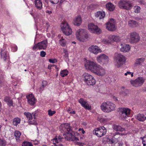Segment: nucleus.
Returning <instances> with one entry per match:
<instances>
[{"mask_svg":"<svg viewBox=\"0 0 146 146\" xmlns=\"http://www.w3.org/2000/svg\"><path fill=\"white\" fill-rule=\"evenodd\" d=\"M86 69L98 76H102L106 74L104 68L94 61L87 60L85 63Z\"/></svg>","mask_w":146,"mask_h":146,"instance_id":"nucleus-1","label":"nucleus"},{"mask_svg":"<svg viewBox=\"0 0 146 146\" xmlns=\"http://www.w3.org/2000/svg\"><path fill=\"white\" fill-rule=\"evenodd\" d=\"M62 126L63 127V131L66 133L63 134L65 139L67 140L72 141V137H74V136L71 133L72 128L70 124L65 123L62 125Z\"/></svg>","mask_w":146,"mask_h":146,"instance_id":"nucleus-2","label":"nucleus"},{"mask_svg":"<svg viewBox=\"0 0 146 146\" xmlns=\"http://www.w3.org/2000/svg\"><path fill=\"white\" fill-rule=\"evenodd\" d=\"M77 38L81 41L84 42L88 38V33L84 29H80L77 30L76 33Z\"/></svg>","mask_w":146,"mask_h":146,"instance_id":"nucleus-3","label":"nucleus"},{"mask_svg":"<svg viewBox=\"0 0 146 146\" xmlns=\"http://www.w3.org/2000/svg\"><path fill=\"white\" fill-rule=\"evenodd\" d=\"M115 65L119 67L125 64L126 60L125 57L120 53H115L114 56Z\"/></svg>","mask_w":146,"mask_h":146,"instance_id":"nucleus-4","label":"nucleus"},{"mask_svg":"<svg viewBox=\"0 0 146 146\" xmlns=\"http://www.w3.org/2000/svg\"><path fill=\"white\" fill-rule=\"evenodd\" d=\"M118 6L120 8L129 10L132 8V5L129 1L121 0L119 2Z\"/></svg>","mask_w":146,"mask_h":146,"instance_id":"nucleus-5","label":"nucleus"},{"mask_svg":"<svg viewBox=\"0 0 146 146\" xmlns=\"http://www.w3.org/2000/svg\"><path fill=\"white\" fill-rule=\"evenodd\" d=\"M61 26L62 31L66 35L69 36L72 33V30L67 22H63Z\"/></svg>","mask_w":146,"mask_h":146,"instance_id":"nucleus-6","label":"nucleus"},{"mask_svg":"<svg viewBox=\"0 0 146 146\" xmlns=\"http://www.w3.org/2000/svg\"><path fill=\"white\" fill-rule=\"evenodd\" d=\"M84 77V81L88 85H93L96 83V80L94 77L90 74L85 73L83 75Z\"/></svg>","mask_w":146,"mask_h":146,"instance_id":"nucleus-7","label":"nucleus"},{"mask_svg":"<svg viewBox=\"0 0 146 146\" xmlns=\"http://www.w3.org/2000/svg\"><path fill=\"white\" fill-rule=\"evenodd\" d=\"M47 40H45L35 44L33 47V49L36 51L38 48L39 50H45L48 46Z\"/></svg>","mask_w":146,"mask_h":146,"instance_id":"nucleus-8","label":"nucleus"},{"mask_svg":"<svg viewBox=\"0 0 146 146\" xmlns=\"http://www.w3.org/2000/svg\"><path fill=\"white\" fill-rule=\"evenodd\" d=\"M106 131L107 130L103 126L95 128L93 131V133L97 136L100 137L104 135Z\"/></svg>","mask_w":146,"mask_h":146,"instance_id":"nucleus-9","label":"nucleus"},{"mask_svg":"<svg viewBox=\"0 0 146 146\" xmlns=\"http://www.w3.org/2000/svg\"><path fill=\"white\" fill-rule=\"evenodd\" d=\"M145 79L143 77H139L134 80H131L130 83L132 85L135 87L141 86L144 83Z\"/></svg>","mask_w":146,"mask_h":146,"instance_id":"nucleus-10","label":"nucleus"},{"mask_svg":"<svg viewBox=\"0 0 146 146\" xmlns=\"http://www.w3.org/2000/svg\"><path fill=\"white\" fill-rule=\"evenodd\" d=\"M130 37L129 41L131 43H135L138 42L140 40L139 35L135 32H133L130 34V35L127 36V38Z\"/></svg>","mask_w":146,"mask_h":146,"instance_id":"nucleus-11","label":"nucleus"},{"mask_svg":"<svg viewBox=\"0 0 146 146\" xmlns=\"http://www.w3.org/2000/svg\"><path fill=\"white\" fill-rule=\"evenodd\" d=\"M97 61L102 64H106L109 61L108 57L105 54H101L96 58Z\"/></svg>","mask_w":146,"mask_h":146,"instance_id":"nucleus-12","label":"nucleus"},{"mask_svg":"<svg viewBox=\"0 0 146 146\" xmlns=\"http://www.w3.org/2000/svg\"><path fill=\"white\" fill-rule=\"evenodd\" d=\"M131 110L128 108H121L120 112L121 117L123 119H125L127 117L129 116Z\"/></svg>","mask_w":146,"mask_h":146,"instance_id":"nucleus-13","label":"nucleus"},{"mask_svg":"<svg viewBox=\"0 0 146 146\" xmlns=\"http://www.w3.org/2000/svg\"><path fill=\"white\" fill-rule=\"evenodd\" d=\"M88 28L90 31L92 33L99 34L101 32L100 29L93 23L89 24L88 25Z\"/></svg>","mask_w":146,"mask_h":146,"instance_id":"nucleus-14","label":"nucleus"},{"mask_svg":"<svg viewBox=\"0 0 146 146\" xmlns=\"http://www.w3.org/2000/svg\"><path fill=\"white\" fill-rule=\"evenodd\" d=\"M106 28L110 31H114L116 29L115 21L113 19H110V21L106 24Z\"/></svg>","mask_w":146,"mask_h":146,"instance_id":"nucleus-15","label":"nucleus"},{"mask_svg":"<svg viewBox=\"0 0 146 146\" xmlns=\"http://www.w3.org/2000/svg\"><path fill=\"white\" fill-rule=\"evenodd\" d=\"M88 50L90 52L95 54L101 52L100 48L97 46H92L89 47Z\"/></svg>","mask_w":146,"mask_h":146,"instance_id":"nucleus-16","label":"nucleus"},{"mask_svg":"<svg viewBox=\"0 0 146 146\" xmlns=\"http://www.w3.org/2000/svg\"><path fill=\"white\" fill-rule=\"evenodd\" d=\"M120 51L123 52H129L130 49V46L128 44L121 43L120 44Z\"/></svg>","mask_w":146,"mask_h":146,"instance_id":"nucleus-17","label":"nucleus"},{"mask_svg":"<svg viewBox=\"0 0 146 146\" xmlns=\"http://www.w3.org/2000/svg\"><path fill=\"white\" fill-rule=\"evenodd\" d=\"M26 97L28 103L30 104L33 105L35 104V98L33 94H29Z\"/></svg>","mask_w":146,"mask_h":146,"instance_id":"nucleus-18","label":"nucleus"},{"mask_svg":"<svg viewBox=\"0 0 146 146\" xmlns=\"http://www.w3.org/2000/svg\"><path fill=\"white\" fill-rule=\"evenodd\" d=\"M79 102L85 109L88 110L90 109V106L86 101L83 99L80 98L79 100Z\"/></svg>","mask_w":146,"mask_h":146,"instance_id":"nucleus-19","label":"nucleus"},{"mask_svg":"<svg viewBox=\"0 0 146 146\" xmlns=\"http://www.w3.org/2000/svg\"><path fill=\"white\" fill-rule=\"evenodd\" d=\"M36 20L38 22L36 24L37 26L40 25V27H42V25L45 26L47 24L46 21H45L42 17H38Z\"/></svg>","mask_w":146,"mask_h":146,"instance_id":"nucleus-20","label":"nucleus"},{"mask_svg":"<svg viewBox=\"0 0 146 146\" xmlns=\"http://www.w3.org/2000/svg\"><path fill=\"white\" fill-rule=\"evenodd\" d=\"M108 39H110L111 42H119L120 40V38L119 36L115 35H110L108 36Z\"/></svg>","mask_w":146,"mask_h":146,"instance_id":"nucleus-21","label":"nucleus"},{"mask_svg":"<svg viewBox=\"0 0 146 146\" xmlns=\"http://www.w3.org/2000/svg\"><path fill=\"white\" fill-rule=\"evenodd\" d=\"M108 102L103 103L100 106L101 110L104 112L108 113Z\"/></svg>","mask_w":146,"mask_h":146,"instance_id":"nucleus-22","label":"nucleus"},{"mask_svg":"<svg viewBox=\"0 0 146 146\" xmlns=\"http://www.w3.org/2000/svg\"><path fill=\"white\" fill-rule=\"evenodd\" d=\"M1 58L4 61L9 58V54L5 50H2L1 52Z\"/></svg>","mask_w":146,"mask_h":146,"instance_id":"nucleus-23","label":"nucleus"},{"mask_svg":"<svg viewBox=\"0 0 146 146\" xmlns=\"http://www.w3.org/2000/svg\"><path fill=\"white\" fill-rule=\"evenodd\" d=\"M108 113L115 110L116 106L114 104L110 101H108Z\"/></svg>","mask_w":146,"mask_h":146,"instance_id":"nucleus-24","label":"nucleus"},{"mask_svg":"<svg viewBox=\"0 0 146 146\" xmlns=\"http://www.w3.org/2000/svg\"><path fill=\"white\" fill-rule=\"evenodd\" d=\"M82 20L81 17L78 16L76 17L74 20L73 23L75 25L80 26L81 24Z\"/></svg>","mask_w":146,"mask_h":146,"instance_id":"nucleus-25","label":"nucleus"},{"mask_svg":"<svg viewBox=\"0 0 146 146\" xmlns=\"http://www.w3.org/2000/svg\"><path fill=\"white\" fill-rule=\"evenodd\" d=\"M34 4L36 8L38 10H40L42 8V3L41 0H35Z\"/></svg>","mask_w":146,"mask_h":146,"instance_id":"nucleus-26","label":"nucleus"},{"mask_svg":"<svg viewBox=\"0 0 146 146\" xmlns=\"http://www.w3.org/2000/svg\"><path fill=\"white\" fill-rule=\"evenodd\" d=\"M105 13L103 11L97 12L95 14V16L97 18H99L100 19H103L105 17Z\"/></svg>","mask_w":146,"mask_h":146,"instance_id":"nucleus-27","label":"nucleus"},{"mask_svg":"<svg viewBox=\"0 0 146 146\" xmlns=\"http://www.w3.org/2000/svg\"><path fill=\"white\" fill-rule=\"evenodd\" d=\"M112 128L113 129L116 131H120L122 132L125 131V129L119 125H112Z\"/></svg>","mask_w":146,"mask_h":146,"instance_id":"nucleus-28","label":"nucleus"},{"mask_svg":"<svg viewBox=\"0 0 146 146\" xmlns=\"http://www.w3.org/2000/svg\"><path fill=\"white\" fill-rule=\"evenodd\" d=\"M136 119L141 121H143L146 119V117L143 114H138L136 115Z\"/></svg>","mask_w":146,"mask_h":146,"instance_id":"nucleus-29","label":"nucleus"},{"mask_svg":"<svg viewBox=\"0 0 146 146\" xmlns=\"http://www.w3.org/2000/svg\"><path fill=\"white\" fill-rule=\"evenodd\" d=\"M106 7L107 9L110 11H113L115 8V6L111 3H109L106 5Z\"/></svg>","mask_w":146,"mask_h":146,"instance_id":"nucleus-30","label":"nucleus"},{"mask_svg":"<svg viewBox=\"0 0 146 146\" xmlns=\"http://www.w3.org/2000/svg\"><path fill=\"white\" fill-rule=\"evenodd\" d=\"M145 60V58H138L136 60L135 64L138 65H142Z\"/></svg>","mask_w":146,"mask_h":146,"instance_id":"nucleus-31","label":"nucleus"},{"mask_svg":"<svg viewBox=\"0 0 146 146\" xmlns=\"http://www.w3.org/2000/svg\"><path fill=\"white\" fill-rule=\"evenodd\" d=\"M21 135V133L19 131H16L14 132V135L16 139V140L17 141H19V139Z\"/></svg>","mask_w":146,"mask_h":146,"instance_id":"nucleus-32","label":"nucleus"},{"mask_svg":"<svg viewBox=\"0 0 146 146\" xmlns=\"http://www.w3.org/2000/svg\"><path fill=\"white\" fill-rule=\"evenodd\" d=\"M68 71L67 70L65 69L60 71V74L62 77H64L68 74Z\"/></svg>","mask_w":146,"mask_h":146,"instance_id":"nucleus-33","label":"nucleus"},{"mask_svg":"<svg viewBox=\"0 0 146 146\" xmlns=\"http://www.w3.org/2000/svg\"><path fill=\"white\" fill-rule=\"evenodd\" d=\"M21 119L18 117L15 118L13 120V124L15 126H17L20 122Z\"/></svg>","mask_w":146,"mask_h":146,"instance_id":"nucleus-34","label":"nucleus"},{"mask_svg":"<svg viewBox=\"0 0 146 146\" xmlns=\"http://www.w3.org/2000/svg\"><path fill=\"white\" fill-rule=\"evenodd\" d=\"M59 43L62 46H64L66 45V41L62 37L59 40Z\"/></svg>","mask_w":146,"mask_h":146,"instance_id":"nucleus-35","label":"nucleus"},{"mask_svg":"<svg viewBox=\"0 0 146 146\" xmlns=\"http://www.w3.org/2000/svg\"><path fill=\"white\" fill-rule=\"evenodd\" d=\"M24 114L26 116V117L28 120H30L33 118L32 114L28 112H25Z\"/></svg>","mask_w":146,"mask_h":146,"instance_id":"nucleus-36","label":"nucleus"},{"mask_svg":"<svg viewBox=\"0 0 146 146\" xmlns=\"http://www.w3.org/2000/svg\"><path fill=\"white\" fill-rule=\"evenodd\" d=\"M141 8L138 6H135L134 7V12L135 13H138L140 12Z\"/></svg>","mask_w":146,"mask_h":146,"instance_id":"nucleus-37","label":"nucleus"},{"mask_svg":"<svg viewBox=\"0 0 146 146\" xmlns=\"http://www.w3.org/2000/svg\"><path fill=\"white\" fill-rule=\"evenodd\" d=\"M102 42L103 43L105 44H109L111 43V40H110V39H109L108 38V39H103L102 40Z\"/></svg>","mask_w":146,"mask_h":146,"instance_id":"nucleus-38","label":"nucleus"},{"mask_svg":"<svg viewBox=\"0 0 146 146\" xmlns=\"http://www.w3.org/2000/svg\"><path fill=\"white\" fill-rule=\"evenodd\" d=\"M128 24L130 26L134 27L137 24V22L135 21L131 20L129 21Z\"/></svg>","mask_w":146,"mask_h":146,"instance_id":"nucleus-39","label":"nucleus"},{"mask_svg":"<svg viewBox=\"0 0 146 146\" xmlns=\"http://www.w3.org/2000/svg\"><path fill=\"white\" fill-rule=\"evenodd\" d=\"M11 50L13 52H15L17 50V47L15 44H13L11 45Z\"/></svg>","mask_w":146,"mask_h":146,"instance_id":"nucleus-40","label":"nucleus"},{"mask_svg":"<svg viewBox=\"0 0 146 146\" xmlns=\"http://www.w3.org/2000/svg\"><path fill=\"white\" fill-rule=\"evenodd\" d=\"M6 144V142L5 140L3 139L0 138V146H5Z\"/></svg>","mask_w":146,"mask_h":146,"instance_id":"nucleus-41","label":"nucleus"},{"mask_svg":"<svg viewBox=\"0 0 146 146\" xmlns=\"http://www.w3.org/2000/svg\"><path fill=\"white\" fill-rule=\"evenodd\" d=\"M51 141L54 145H56V143L59 142L57 138V136H56L55 138L51 140Z\"/></svg>","mask_w":146,"mask_h":146,"instance_id":"nucleus-42","label":"nucleus"},{"mask_svg":"<svg viewBox=\"0 0 146 146\" xmlns=\"http://www.w3.org/2000/svg\"><path fill=\"white\" fill-rule=\"evenodd\" d=\"M22 146H33L32 144L30 142L27 141L23 142L22 144Z\"/></svg>","mask_w":146,"mask_h":146,"instance_id":"nucleus-43","label":"nucleus"},{"mask_svg":"<svg viewBox=\"0 0 146 146\" xmlns=\"http://www.w3.org/2000/svg\"><path fill=\"white\" fill-rule=\"evenodd\" d=\"M56 112L54 111H52L51 110H49L48 111V114L49 116H52Z\"/></svg>","mask_w":146,"mask_h":146,"instance_id":"nucleus-44","label":"nucleus"},{"mask_svg":"<svg viewBox=\"0 0 146 146\" xmlns=\"http://www.w3.org/2000/svg\"><path fill=\"white\" fill-rule=\"evenodd\" d=\"M35 120H33V121L30 120L29 121L28 123L30 125H36L37 124V123Z\"/></svg>","mask_w":146,"mask_h":146,"instance_id":"nucleus-45","label":"nucleus"},{"mask_svg":"<svg viewBox=\"0 0 146 146\" xmlns=\"http://www.w3.org/2000/svg\"><path fill=\"white\" fill-rule=\"evenodd\" d=\"M127 134V133H119V132H115L114 133L113 135L114 136V138H115V137L116 135H118L119 136L120 135H125Z\"/></svg>","mask_w":146,"mask_h":146,"instance_id":"nucleus-46","label":"nucleus"},{"mask_svg":"<svg viewBox=\"0 0 146 146\" xmlns=\"http://www.w3.org/2000/svg\"><path fill=\"white\" fill-rule=\"evenodd\" d=\"M142 143L144 146L146 145V135L142 138Z\"/></svg>","mask_w":146,"mask_h":146,"instance_id":"nucleus-47","label":"nucleus"},{"mask_svg":"<svg viewBox=\"0 0 146 146\" xmlns=\"http://www.w3.org/2000/svg\"><path fill=\"white\" fill-rule=\"evenodd\" d=\"M38 113L37 111H35L32 113V115L33 116V118L34 119H36V117L38 115Z\"/></svg>","mask_w":146,"mask_h":146,"instance_id":"nucleus-48","label":"nucleus"},{"mask_svg":"<svg viewBox=\"0 0 146 146\" xmlns=\"http://www.w3.org/2000/svg\"><path fill=\"white\" fill-rule=\"evenodd\" d=\"M128 93V91L127 90H124V91H122L121 92V94L123 95V96H126L127 95Z\"/></svg>","mask_w":146,"mask_h":146,"instance_id":"nucleus-49","label":"nucleus"},{"mask_svg":"<svg viewBox=\"0 0 146 146\" xmlns=\"http://www.w3.org/2000/svg\"><path fill=\"white\" fill-rule=\"evenodd\" d=\"M63 52L65 54L64 55V56L66 58L68 57V54L67 51L65 49H64Z\"/></svg>","mask_w":146,"mask_h":146,"instance_id":"nucleus-50","label":"nucleus"},{"mask_svg":"<svg viewBox=\"0 0 146 146\" xmlns=\"http://www.w3.org/2000/svg\"><path fill=\"white\" fill-rule=\"evenodd\" d=\"M40 56L43 57H44L45 56L46 53L45 51H42L40 52Z\"/></svg>","mask_w":146,"mask_h":146,"instance_id":"nucleus-51","label":"nucleus"},{"mask_svg":"<svg viewBox=\"0 0 146 146\" xmlns=\"http://www.w3.org/2000/svg\"><path fill=\"white\" fill-rule=\"evenodd\" d=\"M49 61L50 63H54L57 62V60L56 59H49Z\"/></svg>","mask_w":146,"mask_h":146,"instance_id":"nucleus-52","label":"nucleus"},{"mask_svg":"<svg viewBox=\"0 0 146 146\" xmlns=\"http://www.w3.org/2000/svg\"><path fill=\"white\" fill-rule=\"evenodd\" d=\"M8 102V104L9 106H12L13 107V101L11 100H10L8 102Z\"/></svg>","mask_w":146,"mask_h":146,"instance_id":"nucleus-53","label":"nucleus"},{"mask_svg":"<svg viewBox=\"0 0 146 146\" xmlns=\"http://www.w3.org/2000/svg\"><path fill=\"white\" fill-rule=\"evenodd\" d=\"M47 84V82L46 81H44L42 82V86L45 87Z\"/></svg>","mask_w":146,"mask_h":146,"instance_id":"nucleus-54","label":"nucleus"},{"mask_svg":"<svg viewBox=\"0 0 146 146\" xmlns=\"http://www.w3.org/2000/svg\"><path fill=\"white\" fill-rule=\"evenodd\" d=\"M117 140L116 141V140L113 139V138L110 139L109 140V141L111 143H115L117 142Z\"/></svg>","mask_w":146,"mask_h":146,"instance_id":"nucleus-55","label":"nucleus"},{"mask_svg":"<svg viewBox=\"0 0 146 146\" xmlns=\"http://www.w3.org/2000/svg\"><path fill=\"white\" fill-rule=\"evenodd\" d=\"M4 100L5 102H7L10 100L9 98V97L6 96L5 97Z\"/></svg>","mask_w":146,"mask_h":146,"instance_id":"nucleus-56","label":"nucleus"},{"mask_svg":"<svg viewBox=\"0 0 146 146\" xmlns=\"http://www.w3.org/2000/svg\"><path fill=\"white\" fill-rule=\"evenodd\" d=\"M57 138L59 142L62 140V139L63 138V137H61L60 135H59L57 137Z\"/></svg>","mask_w":146,"mask_h":146,"instance_id":"nucleus-57","label":"nucleus"},{"mask_svg":"<svg viewBox=\"0 0 146 146\" xmlns=\"http://www.w3.org/2000/svg\"><path fill=\"white\" fill-rule=\"evenodd\" d=\"M44 87L42 86L40 88V92H41L44 89Z\"/></svg>","mask_w":146,"mask_h":146,"instance_id":"nucleus-58","label":"nucleus"},{"mask_svg":"<svg viewBox=\"0 0 146 146\" xmlns=\"http://www.w3.org/2000/svg\"><path fill=\"white\" fill-rule=\"evenodd\" d=\"M131 74V72L129 71H127L126 73L124 74V75L125 76H127L128 74L130 75Z\"/></svg>","mask_w":146,"mask_h":146,"instance_id":"nucleus-59","label":"nucleus"},{"mask_svg":"<svg viewBox=\"0 0 146 146\" xmlns=\"http://www.w3.org/2000/svg\"><path fill=\"white\" fill-rule=\"evenodd\" d=\"M75 111H70L69 112V113L70 114H75Z\"/></svg>","mask_w":146,"mask_h":146,"instance_id":"nucleus-60","label":"nucleus"},{"mask_svg":"<svg viewBox=\"0 0 146 146\" xmlns=\"http://www.w3.org/2000/svg\"><path fill=\"white\" fill-rule=\"evenodd\" d=\"M52 146H63L62 144H59L58 145H52Z\"/></svg>","mask_w":146,"mask_h":146,"instance_id":"nucleus-61","label":"nucleus"},{"mask_svg":"<svg viewBox=\"0 0 146 146\" xmlns=\"http://www.w3.org/2000/svg\"><path fill=\"white\" fill-rule=\"evenodd\" d=\"M52 66H51V65H49L48 66V69H51V68Z\"/></svg>","mask_w":146,"mask_h":146,"instance_id":"nucleus-62","label":"nucleus"},{"mask_svg":"<svg viewBox=\"0 0 146 146\" xmlns=\"http://www.w3.org/2000/svg\"><path fill=\"white\" fill-rule=\"evenodd\" d=\"M66 0H60V3L62 4V3H63V2H64V1H66Z\"/></svg>","mask_w":146,"mask_h":146,"instance_id":"nucleus-63","label":"nucleus"},{"mask_svg":"<svg viewBox=\"0 0 146 146\" xmlns=\"http://www.w3.org/2000/svg\"><path fill=\"white\" fill-rule=\"evenodd\" d=\"M81 131H82V133L83 134H84L85 133V131H84L83 129V130H82Z\"/></svg>","mask_w":146,"mask_h":146,"instance_id":"nucleus-64","label":"nucleus"}]
</instances>
